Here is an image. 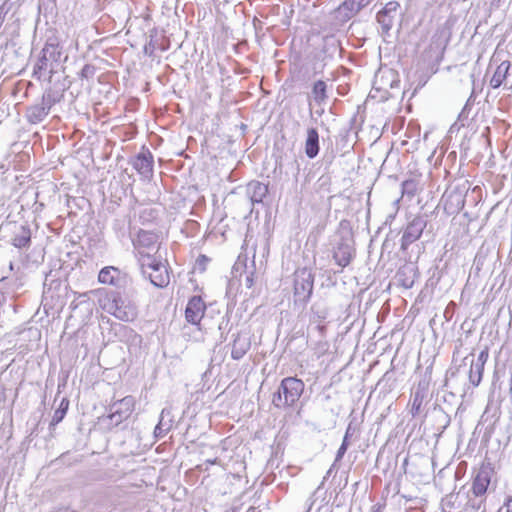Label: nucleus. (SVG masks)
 Returning <instances> with one entry per match:
<instances>
[{
    "label": "nucleus",
    "mask_w": 512,
    "mask_h": 512,
    "mask_svg": "<svg viewBox=\"0 0 512 512\" xmlns=\"http://www.w3.org/2000/svg\"><path fill=\"white\" fill-rule=\"evenodd\" d=\"M157 251L140 250L137 252L138 262L142 274L150 279V282L158 288L166 287L170 277L166 265L154 256Z\"/></svg>",
    "instance_id": "obj_1"
},
{
    "label": "nucleus",
    "mask_w": 512,
    "mask_h": 512,
    "mask_svg": "<svg viewBox=\"0 0 512 512\" xmlns=\"http://www.w3.org/2000/svg\"><path fill=\"white\" fill-rule=\"evenodd\" d=\"M304 383L295 377L284 378L278 391L273 394L272 403L276 408H288L293 406L304 391Z\"/></svg>",
    "instance_id": "obj_2"
},
{
    "label": "nucleus",
    "mask_w": 512,
    "mask_h": 512,
    "mask_svg": "<svg viewBox=\"0 0 512 512\" xmlns=\"http://www.w3.org/2000/svg\"><path fill=\"white\" fill-rule=\"evenodd\" d=\"M452 36V25L447 21L440 25L432 35L424 57L431 62L439 63L444 57L446 47Z\"/></svg>",
    "instance_id": "obj_3"
},
{
    "label": "nucleus",
    "mask_w": 512,
    "mask_h": 512,
    "mask_svg": "<svg viewBox=\"0 0 512 512\" xmlns=\"http://www.w3.org/2000/svg\"><path fill=\"white\" fill-rule=\"evenodd\" d=\"M100 304L104 310L119 320L128 322L133 321L137 317L136 307L125 304L116 293L106 294L105 297L100 300Z\"/></svg>",
    "instance_id": "obj_4"
},
{
    "label": "nucleus",
    "mask_w": 512,
    "mask_h": 512,
    "mask_svg": "<svg viewBox=\"0 0 512 512\" xmlns=\"http://www.w3.org/2000/svg\"><path fill=\"white\" fill-rule=\"evenodd\" d=\"M339 239L333 250V258L337 265L346 267L350 264L354 254V240L350 231H339Z\"/></svg>",
    "instance_id": "obj_5"
},
{
    "label": "nucleus",
    "mask_w": 512,
    "mask_h": 512,
    "mask_svg": "<svg viewBox=\"0 0 512 512\" xmlns=\"http://www.w3.org/2000/svg\"><path fill=\"white\" fill-rule=\"evenodd\" d=\"M468 190L467 182L448 188L442 196L444 210L450 215L459 213L465 205Z\"/></svg>",
    "instance_id": "obj_6"
},
{
    "label": "nucleus",
    "mask_w": 512,
    "mask_h": 512,
    "mask_svg": "<svg viewBox=\"0 0 512 512\" xmlns=\"http://www.w3.org/2000/svg\"><path fill=\"white\" fill-rule=\"evenodd\" d=\"M314 285V275L308 268H301L294 273V297L296 301L306 302L310 298Z\"/></svg>",
    "instance_id": "obj_7"
},
{
    "label": "nucleus",
    "mask_w": 512,
    "mask_h": 512,
    "mask_svg": "<svg viewBox=\"0 0 512 512\" xmlns=\"http://www.w3.org/2000/svg\"><path fill=\"white\" fill-rule=\"evenodd\" d=\"M42 55L34 66V75L41 77L43 71H53L54 63H57L61 58V50L58 45L47 43L42 49Z\"/></svg>",
    "instance_id": "obj_8"
},
{
    "label": "nucleus",
    "mask_w": 512,
    "mask_h": 512,
    "mask_svg": "<svg viewBox=\"0 0 512 512\" xmlns=\"http://www.w3.org/2000/svg\"><path fill=\"white\" fill-rule=\"evenodd\" d=\"M135 408V399L132 396H126L110 406V414L108 419L114 426L119 425L128 419Z\"/></svg>",
    "instance_id": "obj_9"
},
{
    "label": "nucleus",
    "mask_w": 512,
    "mask_h": 512,
    "mask_svg": "<svg viewBox=\"0 0 512 512\" xmlns=\"http://www.w3.org/2000/svg\"><path fill=\"white\" fill-rule=\"evenodd\" d=\"M55 102L56 101L51 93L43 94L39 103L34 104L27 109V120L32 124L43 121Z\"/></svg>",
    "instance_id": "obj_10"
},
{
    "label": "nucleus",
    "mask_w": 512,
    "mask_h": 512,
    "mask_svg": "<svg viewBox=\"0 0 512 512\" xmlns=\"http://www.w3.org/2000/svg\"><path fill=\"white\" fill-rule=\"evenodd\" d=\"M426 227V222L421 217L414 218L405 228L402 239L401 249L406 250L410 244L420 238Z\"/></svg>",
    "instance_id": "obj_11"
},
{
    "label": "nucleus",
    "mask_w": 512,
    "mask_h": 512,
    "mask_svg": "<svg viewBox=\"0 0 512 512\" xmlns=\"http://www.w3.org/2000/svg\"><path fill=\"white\" fill-rule=\"evenodd\" d=\"M400 5L398 2H388L385 7L378 12L377 21L381 25L382 31L388 33L392 28L395 19L399 16L398 9Z\"/></svg>",
    "instance_id": "obj_12"
},
{
    "label": "nucleus",
    "mask_w": 512,
    "mask_h": 512,
    "mask_svg": "<svg viewBox=\"0 0 512 512\" xmlns=\"http://www.w3.org/2000/svg\"><path fill=\"white\" fill-rule=\"evenodd\" d=\"M206 310V305L200 296H193L185 309V318L187 322L198 325L202 320Z\"/></svg>",
    "instance_id": "obj_13"
},
{
    "label": "nucleus",
    "mask_w": 512,
    "mask_h": 512,
    "mask_svg": "<svg viewBox=\"0 0 512 512\" xmlns=\"http://www.w3.org/2000/svg\"><path fill=\"white\" fill-rule=\"evenodd\" d=\"M493 469L489 466H482L476 474L472 483V493L476 497L485 495L491 483Z\"/></svg>",
    "instance_id": "obj_14"
},
{
    "label": "nucleus",
    "mask_w": 512,
    "mask_h": 512,
    "mask_svg": "<svg viewBox=\"0 0 512 512\" xmlns=\"http://www.w3.org/2000/svg\"><path fill=\"white\" fill-rule=\"evenodd\" d=\"M153 155L149 150L140 152L133 159V167L145 179H149L153 175Z\"/></svg>",
    "instance_id": "obj_15"
},
{
    "label": "nucleus",
    "mask_w": 512,
    "mask_h": 512,
    "mask_svg": "<svg viewBox=\"0 0 512 512\" xmlns=\"http://www.w3.org/2000/svg\"><path fill=\"white\" fill-rule=\"evenodd\" d=\"M12 245L16 248H27L31 243V230L27 225H13Z\"/></svg>",
    "instance_id": "obj_16"
},
{
    "label": "nucleus",
    "mask_w": 512,
    "mask_h": 512,
    "mask_svg": "<svg viewBox=\"0 0 512 512\" xmlns=\"http://www.w3.org/2000/svg\"><path fill=\"white\" fill-rule=\"evenodd\" d=\"M428 388H429L428 380L422 379L418 382L417 387L413 393V400H412V405H411V413L413 416L420 413L424 399L427 396Z\"/></svg>",
    "instance_id": "obj_17"
},
{
    "label": "nucleus",
    "mask_w": 512,
    "mask_h": 512,
    "mask_svg": "<svg viewBox=\"0 0 512 512\" xmlns=\"http://www.w3.org/2000/svg\"><path fill=\"white\" fill-rule=\"evenodd\" d=\"M250 337L244 333H238L233 340L231 356L235 360L241 359L250 349Z\"/></svg>",
    "instance_id": "obj_18"
},
{
    "label": "nucleus",
    "mask_w": 512,
    "mask_h": 512,
    "mask_svg": "<svg viewBox=\"0 0 512 512\" xmlns=\"http://www.w3.org/2000/svg\"><path fill=\"white\" fill-rule=\"evenodd\" d=\"M360 8L355 0H345L335 11L336 18L340 21H348L354 17Z\"/></svg>",
    "instance_id": "obj_19"
},
{
    "label": "nucleus",
    "mask_w": 512,
    "mask_h": 512,
    "mask_svg": "<svg viewBox=\"0 0 512 512\" xmlns=\"http://www.w3.org/2000/svg\"><path fill=\"white\" fill-rule=\"evenodd\" d=\"M134 245L137 252H140V250L157 251L158 249L155 235L147 231H140L138 233L137 240Z\"/></svg>",
    "instance_id": "obj_20"
},
{
    "label": "nucleus",
    "mask_w": 512,
    "mask_h": 512,
    "mask_svg": "<svg viewBox=\"0 0 512 512\" xmlns=\"http://www.w3.org/2000/svg\"><path fill=\"white\" fill-rule=\"evenodd\" d=\"M246 191L252 203H260L268 193V186L259 181H251Z\"/></svg>",
    "instance_id": "obj_21"
},
{
    "label": "nucleus",
    "mask_w": 512,
    "mask_h": 512,
    "mask_svg": "<svg viewBox=\"0 0 512 512\" xmlns=\"http://www.w3.org/2000/svg\"><path fill=\"white\" fill-rule=\"evenodd\" d=\"M319 152V135L315 128L307 130V138L305 141V153L309 158H315Z\"/></svg>",
    "instance_id": "obj_22"
},
{
    "label": "nucleus",
    "mask_w": 512,
    "mask_h": 512,
    "mask_svg": "<svg viewBox=\"0 0 512 512\" xmlns=\"http://www.w3.org/2000/svg\"><path fill=\"white\" fill-rule=\"evenodd\" d=\"M509 69H510L509 61H503L496 68V70L490 80V85L492 88H494V89L499 88L503 84V82L507 78Z\"/></svg>",
    "instance_id": "obj_23"
},
{
    "label": "nucleus",
    "mask_w": 512,
    "mask_h": 512,
    "mask_svg": "<svg viewBox=\"0 0 512 512\" xmlns=\"http://www.w3.org/2000/svg\"><path fill=\"white\" fill-rule=\"evenodd\" d=\"M396 277L398 279L399 284L402 287L409 289L414 284L415 271H414L413 267L405 266V267H402L401 269H399Z\"/></svg>",
    "instance_id": "obj_24"
},
{
    "label": "nucleus",
    "mask_w": 512,
    "mask_h": 512,
    "mask_svg": "<svg viewBox=\"0 0 512 512\" xmlns=\"http://www.w3.org/2000/svg\"><path fill=\"white\" fill-rule=\"evenodd\" d=\"M326 88V83L322 80H318L314 83L312 96L317 103H322L327 98Z\"/></svg>",
    "instance_id": "obj_25"
},
{
    "label": "nucleus",
    "mask_w": 512,
    "mask_h": 512,
    "mask_svg": "<svg viewBox=\"0 0 512 512\" xmlns=\"http://www.w3.org/2000/svg\"><path fill=\"white\" fill-rule=\"evenodd\" d=\"M69 406V401L63 398L60 402L58 409L54 412L52 417L51 425H56L62 421L64 418Z\"/></svg>",
    "instance_id": "obj_26"
},
{
    "label": "nucleus",
    "mask_w": 512,
    "mask_h": 512,
    "mask_svg": "<svg viewBox=\"0 0 512 512\" xmlns=\"http://www.w3.org/2000/svg\"><path fill=\"white\" fill-rule=\"evenodd\" d=\"M483 371V368L477 367L476 365L471 363L469 370V382L474 387H477L480 384L483 376Z\"/></svg>",
    "instance_id": "obj_27"
},
{
    "label": "nucleus",
    "mask_w": 512,
    "mask_h": 512,
    "mask_svg": "<svg viewBox=\"0 0 512 512\" xmlns=\"http://www.w3.org/2000/svg\"><path fill=\"white\" fill-rule=\"evenodd\" d=\"M116 272H117V270L114 267H104L99 272V275H98L99 282H101L103 284H113L114 283L113 274Z\"/></svg>",
    "instance_id": "obj_28"
},
{
    "label": "nucleus",
    "mask_w": 512,
    "mask_h": 512,
    "mask_svg": "<svg viewBox=\"0 0 512 512\" xmlns=\"http://www.w3.org/2000/svg\"><path fill=\"white\" fill-rule=\"evenodd\" d=\"M418 191V182L414 179L405 180L402 183V193L409 197H414Z\"/></svg>",
    "instance_id": "obj_29"
},
{
    "label": "nucleus",
    "mask_w": 512,
    "mask_h": 512,
    "mask_svg": "<svg viewBox=\"0 0 512 512\" xmlns=\"http://www.w3.org/2000/svg\"><path fill=\"white\" fill-rule=\"evenodd\" d=\"M488 356H489V348H488V346H485L484 349L478 355L477 362L473 363V364L476 365L477 367L484 369V365L488 359Z\"/></svg>",
    "instance_id": "obj_30"
},
{
    "label": "nucleus",
    "mask_w": 512,
    "mask_h": 512,
    "mask_svg": "<svg viewBox=\"0 0 512 512\" xmlns=\"http://www.w3.org/2000/svg\"><path fill=\"white\" fill-rule=\"evenodd\" d=\"M94 74H95V67L90 64H86V65H84V67L82 68V70L80 72V77H81V79L89 80L94 76Z\"/></svg>",
    "instance_id": "obj_31"
},
{
    "label": "nucleus",
    "mask_w": 512,
    "mask_h": 512,
    "mask_svg": "<svg viewBox=\"0 0 512 512\" xmlns=\"http://www.w3.org/2000/svg\"><path fill=\"white\" fill-rule=\"evenodd\" d=\"M347 447H348L347 435H345L343 442H342L340 448L338 449V452L336 455V461L340 460L343 457V455L345 454V452L347 450Z\"/></svg>",
    "instance_id": "obj_32"
},
{
    "label": "nucleus",
    "mask_w": 512,
    "mask_h": 512,
    "mask_svg": "<svg viewBox=\"0 0 512 512\" xmlns=\"http://www.w3.org/2000/svg\"><path fill=\"white\" fill-rule=\"evenodd\" d=\"M208 258L205 255H200L197 259V264L201 266L202 270L205 269V265L208 262Z\"/></svg>",
    "instance_id": "obj_33"
},
{
    "label": "nucleus",
    "mask_w": 512,
    "mask_h": 512,
    "mask_svg": "<svg viewBox=\"0 0 512 512\" xmlns=\"http://www.w3.org/2000/svg\"><path fill=\"white\" fill-rule=\"evenodd\" d=\"M167 429L162 428V419L159 421L157 426L155 427L154 433L156 436L162 435Z\"/></svg>",
    "instance_id": "obj_34"
},
{
    "label": "nucleus",
    "mask_w": 512,
    "mask_h": 512,
    "mask_svg": "<svg viewBox=\"0 0 512 512\" xmlns=\"http://www.w3.org/2000/svg\"><path fill=\"white\" fill-rule=\"evenodd\" d=\"M254 284V279H253V274L250 273L248 275H246V278H245V285L247 288H251Z\"/></svg>",
    "instance_id": "obj_35"
},
{
    "label": "nucleus",
    "mask_w": 512,
    "mask_h": 512,
    "mask_svg": "<svg viewBox=\"0 0 512 512\" xmlns=\"http://www.w3.org/2000/svg\"><path fill=\"white\" fill-rule=\"evenodd\" d=\"M360 10L369 5L373 0H355Z\"/></svg>",
    "instance_id": "obj_36"
},
{
    "label": "nucleus",
    "mask_w": 512,
    "mask_h": 512,
    "mask_svg": "<svg viewBox=\"0 0 512 512\" xmlns=\"http://www.w3.org/2000/svg\"><path fill=\"white\" fill-rule=\"evenodd\" d=\"M504 507H506V512H512V496L507 498Z\"/></svg>",
    "instance_id": "obj_37"
},
{
    "label": "nucleus",
    "mask_w": 512,
    "mask_h": 512,
    "mask_svg": "<svg viewBox=\"0 0 512 512\" xmlns=\"http://www.w3.org/2000/svg\"><path fill=\"white\" fill-rule=\"evenodd\" d=\"M218 463V458H213V459H207L205 460V463L206 465H214V464H217Z\"/></svg>",
    "instance_id": "obj_38"
},
{
    "label": "nucleus",
    "mask_w": 512,
    "mask_h": 512,
    "mask_svg": "<svg viewBox=\"0 0 512 512\" xmlns=\"http://www.w3.org/2000/svg\"><path fill=\"white\" fill-rule=\"evenodd\" d=\"M54 512H74V511L69 508H59V509L55 510Z\"/></svg>",
    "instance_id": "obj_39"
},
{
    "label": "nucleus",
    "mask_w": 512,
    "mask_h": 512,
    "mask_svg": "<svg viewBox=\"0 0 512 512\" xmlns=\"http://www.w3.org/2000/svg\"><path fill=\"white\" fill-rule=\"evenodd\" d=\"M371 512H381V506H373Z\"/></svg>",
    "instance_id": "obj_40"
},
{
    "label": "nucleus",
    "mask_w": 512,
    "mask_h": 512,
    "mask_svg": "<svg viewBox=\"0 0 512 512\" xmlns=\"http://www.w3.org/2000/svg\"><path fill=\"white\" fill-rule=\"evenodd\" d=\"M246 512H260V511L257 510V508H255V507H250Z\"/></svg>",
    "instance_id": "obj_41"
},
{
    "label": "nucleus",
    "mask_w": 512,
    "mask_h": 512,
    "mask_svg": "<svg viewBox=\"0 0 512 512\" xmlns=\"http://www.w3.org/2000/svg\"><path fill=\"white\" fill-rule=\"evenodd\" d=\"M326 315H327V312L326 311H322L321 314L319 315V318L325 319Z\"/></svg>",
    "instance_id": "obj_42"
},
{
    "label": "nucleus",
    "mask_w": 512,
    "mask_h": 512,
    "mask_svg": "<svg viewBox=\"0 0 512 512\" xmlns=\"http://www.w3.org/2000/svg\"><path fill=\"white\" fill-rule=\"evenodd\" d=\"M317 328L319 329V331L321 333L324 332V330H325V326H323V325H318Z\"/></svg>",
    "instance_id": "obj_43"
},
{
    "label": "nucleus",
    "mask_w": 512,
    "mask_h": 512,
    "mask_svg": "<svg viewBox=\"0 0 512 512\" xmlns=\"http://www.w3.org/2000/svg\"><path fill=\"white\" fill-rule=\"evenodd\" d=\"M509 390H510V394L512 395V376H511V379H510V388H509Z\"/></svg>",
    "instance_id": "obj_44"
},
{
    "label": "nucleus",
    "mask_w": 512,
    "mask_h": 512,
    "mask_svg": "<svg viewBox=\"0 0 512 512\" xmlns=\"http://www.w3.org/2000/svg\"><path fill=\"white\" fill-rule=\"evenodd\" d=\"M349 431H350V426L348 427V429H347V431H346V434H345V435H347V437L350 435V432H349Z\"/></svg>",
    "instance_id": "obj_45"
},
{
    "label": "nucleus",
    "mask_w": 512,
    "mask_h": 512,
    "mask_svg": "<svg viewBox=\"0 0 512 512\" xmlns=\"http://www.w3.org/2000/svg\"><path fill=\"white\" fill-rule=\"evenodd\" d=\"M150 272L154 273V275H159V271H152V270H150Z\"/></svg>",
    "instance_id": "obj_46"
}]
</instances>
